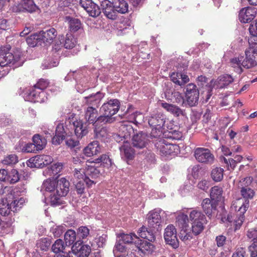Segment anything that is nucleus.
I'll use <instances>...</instances> for the list:
<instances>
[{
    "mask_svg": "<svg viewBox=\"0 0 257 257\" xmlns=\"http://www.w3.org/2000/svg\"><path fill=\"white\" fill-rule=\"evenodd\" d=\"M119 133L123 135V138L127 139L131 137L132 134L134 133L132 126L129 124H122L119 127Z\"/></svg>",
    "mask_w": 257,
    "mask_h": 257,
    "instance_id": "44",
    "label": "nucleus"
},
{
    "mask_svg": "<svg viewBox=\"0 0 257 257\" xmlns=\"http://www.w3.org/2000/svg\"><path fill=\"white\" fill-rule=\"evenodd\" d=\"M101 152V148L97 141H93L83 150L84 154L87 157L96 155Z\"/></svg>",
    "mask_w": 257,
    "mask_h": 257,
    "instance_id": "23",
    "label": "nucleus"
},
{
    "mask_svg": "<svg viewBox=\"0 0 257 257\" xmlns=\"http://www.w3.org/2000/svg\"><path fill=\"white\" fill-rule=\"evenodd\" d=\"M148 123L152 127L150 136L152 138H158L163 134V128L164 126L166 117L161 113L152 114L148 119Z\"/></svg>",
    "mask_w": 257,
    "mask_h": 257,
    "instance_id": "2",
    "label": "nucleus"
},
{
    "mask_svg": "<svg viewBox=\"0 0 257 257\" xmlns=\"http://www.w3.org/2000/svg\"><path fill=\"white\" fill-rule=\"evenodd\" d=\"M33 142L38 152L42 150L47 144V141L45 138L38 134L35 135L33 136Z\"/></svg>",
    "mask_w": 257,
    "mask_h": 257,
    "instance_id": "33",
    "label": "nucleus"
},
{
    "mask_svg": "<svg viewBox=\"0 0 257 257\" xmlns=\"http://www.w3.org/2000/svg\"><path fill=\"white\" fill-rule=\"evenodd\" d=\"M81 28V23L77 19H71L69 21V28L71 32H75Z\"/></svg>",
    "mask_w": 257,
    "mask_h": 257,
    "instance_id": "55",
    "label": "nucleus"
},
{
    "mask_svg": "<svg viewBox=\"0 0 257 257\" xmlns=\"http://www.w3.org/2000/svg\"><path fill=\"white\" fill-rule=\"evenodd\" d=\"M20 180V175L16 169H12L9 174V180L8 182L11 184H15Z\"/></svg>",
    "mask_w": 257,
    "mask_h": 257,
    "instance_id": "54",
    "label": "nucleus"
},
{
    "mask_svg": "<svg viewBox=\"0 0 257 257\" xmlns=\"http://www.w3.org/2000/svg\"><path fill=\"white\" fill-rule=\"evenodd\" d=\"M194 156L196 159L200 163L211 164L214 161V156L209 150L203 148H198L195 149Z\"/></svg>",
    "mask_w": 257,
    "mask_h": 257,
    "instance_id": "8",
    "label": "nucleus"
},
{
    "mask_svg": "<svg viewBox=\"0 0 257 257\" xmlns=\"http://www.w3.org/2000/svg\"><path fill=\"white\" fill-rule=\"evenodd\" d=\"M243 56H240L238 58H234L230 60L231 65L232 67L236 68V72L238 74H240L242 72V69L241 67V62Z\"/></svg>",
    "mask_w": 257,
    "mask_h": 257,
    "instance_id": "50",
    "label": "nucleus"
},
{
    "mask_svg": "<svg viewBox=\"0 0 257 257\" xmlns=\"http://www.w3.org/2000/svg\"><path fill=\"white\" fill-rule=\"evenodd\" d=\"M155 229L150 228L149 226L147 227L143 226L139 230L138 233L142 238L147 239L148 241L153 242L156 240Z\"/></svg>",
    "mask_w": 257,
    "mask_h": 257,
    "instance_id": "20",
    "label": "nucleus"
},
{
    "mask_svg": "<svg viewBox=\"0 0 257 257\" xmlns=\"http://www.w3.org/2000/svg\"><path fill=\"white\" fill-rule=\"evenodd\" d=\"M120 102L118 99H110L103 103L100 108V111L102 113L112 116L118 112Z\"/></svg>",
    "mask_w": 257,
    "mask_h": 257,
    "instance_id": "9",
    "label": "nucleus"
},
{
    "mask_svg": "<svg viewBox=\"0 0 257 257\" xmlns=\"http://www.w3.org/2000/svg\"><path fill=\"white\" fill-rule=\"evenodd\" d=\"M161 216L159 213L156 211L150 212L148 214V226L150 228L159 230L161 224Z\"/></svg>",
    "mask_w": 257,
    "mask_h": 257,
    "instance_id": "16",
    "label": "nucleus"
},
{
    "mask_svg": "<svg viewBox=\"0 0 257 257\" xmlns=\"http://www.w3.org/2000/svg\"><path fill=\"white\" fill-rule=\"evenodd\" d=\"M233 81V78L230 75L224 74L220 76L212 84L216 88H223Z\"/></svg>",
    "mask_w": 257,
    "mask_h": 257,
    "instance_id": "19",
    "label": "nucleus"
},
{
    "mask_svg": "<svg viewBox=\"0 0 257 257\" xmlns=\"http://www.w3.org/2000/svg\"><path fill=\"white\" fill-rule=\"evenodd\" d=\"M98 115V111L96 108L93 106H88L84 110V116L86 121L94 126L96 122Z\"/></svg>",
    "mask_w": 257,
    "mask_h": 257,
    "instance_id": "21",
    "label": "nucleus"
},
{
    "mask_svg": "<svg viewBox=\"0 0 257 257\" xmlns=\"http://www.w3.org/2000/svg\"><path fill=\"white\" fill-rule=\"evenodd\" d=\"M223 169L216 167L212 169L210 176L212 180L215 182H220L223 178Z\"/></svg>",
    "mask_w": 257,
    "mask_h": 257,
    "instance_id": "38",
    "label": "nucleus"
},
{
    "mask_svg": "<svg viewBox=\"0 0 257 257\" xmlns=\"http://www.w3.org/2000/svg\"><path fill=\"white\" fill-rule=\"evenodd\" d=\"M82 180H85V170L83 169H75L71 181L72 182H76Z\"/></svg>",
    "mask_w": 257,
    "mask_h": 257,
    "instance_id": "48",
    "label": "nucleus"
},
{
    "mask_svg": "<svg viewBox=\"0 0 257 257\" xmlns=\"http://www.w3.org/2000/svg\"><path fill=\"white\" fill-rule=\"evenodd\" d=\"M76 239V234L72 229L68 230L64 234V240L66 246L72 245Z\"/></svg>",
    "mask_w": 257,
    "mask_h": 257,
    "instance_id": "42",
    "label": "nucleus"
},
{
    "mask_svg": "<svg viewBox=\"0 0 257 257\" xmlns=\"http://www.w3.org/2000/svg\"><path fill=\"white\" fill-rule=\"evenodd\" d=\"M201 206L203 211L209 217L213 211L216 209V204L209 198H205L203 200Z\"/></svg>",
    "mask_w": 257,
    "mask_h": 257,
    "instance_id": "25",
    "label": "nucleus"
},
{
    "mask_svg": "<svg viewBox=\"0 0 257 257\" xmlns=\"http://www.w3.org/2000/svg\"><path fill=\"white\" fill-rule=\"evenodd\" d=\"M60 41L61 42V40L63 41V45L66 49H72L74 47L76 43V40L71 34H67L66 35L65 40H64V36H59Z\"/></svg>",
    "mask_w": 257,
    "mask_h": 257,
    "instance_id": "34",
    "label": "nucleus"
},
{
    "mask_svg": "<svg viewBox=\"0 0 257 257\" xmlns=\"http://www.w3.org/2000/svg\"><path fill=\"white\" fill-rule=\"evenodd\" d=\"M10 45L0 47V66L3 67L10 64H14L16 61L13 54L10 52Z\"/></svg>",
    "mask_w": 257,
    "mask_h": 257,
    "instance_id": "6",
    "label": "nucleus"
},
{
    "mask_svg": "<svg viewBox=\"0 0 257 257\" xmlns=\"http://www.w3.org/2000/svg\"><path fill=\"white\" fill-rule=\"evenodd\" d=\"M70 183L68 180L64 178H61L57 180L56 186V193L63 197L66 196L69 191Z\"/></svg>",
    "mask_w": 257,
    "mask_h": 257,
    "instance_id": "17",
    "label": "nucleus"
},
{
    "mask_svg": "<svg viewBox=\"0 0 257 257\" xmlns=\"http://www.w3.org/2000/svg\"><path fill=\"white\" fill-rule=\"evenodd\" d=\"M13 211L11 204L6 198H3L0 200V214L2 216H6L11 214Z\"/></svg>",
    "mask_w": 257,
    "mask_h": 257,
    "instance_id": "32",
    "label": "nucleus"
},
{
    "mask_svg": "<svg viewBox=\"0 0 257 257\" xmlns=\"http://www.w3.org/2000/svg\"><path fill=\"white\" fill-rule=\"evenodd\" d=\"M56 185L57 181L56 180L47 179L43 182L41 190L51 193L55 191Z\"/></svg>",
    "mask_w": 257,
    "mask_h": 257,
    "instance_id": "35",
    "label": "nucleus"
},
{
    "mask_svg": "<svg viewBox=\"0 0 257 257\" xmlns=\"http://www.w3.org/2000/svg\"><path fill=\"white\" fill-rule=\"evenodd\" d=\"M103 96L101 93L98 92L94 94H91L85 97V104L88 106H93L96 108L99 106V103Z\"/></svg>",
    "mask_w": 257,
    "mask_h": 257,
    "instance_id": "24",
    "label": "nucleus"
},
{
    "mask_svg": "<svg viewBox=\"0 0 257 257\" xmlns=\"http://www.w3.org/2000/svg\"><path fill=\"white\" fill-rule=\"evenodd\" d=\"M222 189L218 186L211 188L210 192V196L212 201L215 203L221 201L222 199Z\"/></svg>",
    "mask_w": 257,
    "mask_h": 257,
    "instance_id": "30",
    "label": "nucleus"
},
{
    "mask_svg": "<svg viewBox=\"0 0 257 257\" xmlns=\"http://www.w3.org/2000/svg\"><path fill=\"white\" fill-rule=\"evenodd\" d=\"M26 41L28 45L32 47L42 45L39 33L31 35L27 38Z\"/></svg>",
    "mask_w": 257,
    "mask_h": 257,
    "instance_id": "36",
    "label": "nucleus"
},
{
    "mask_svg": "<svg viewBox=\"0 0 257 257\" xmlns=\"http://www.w3.org/2000/svg\"><path fill=\"white\" fill-rule=\"evenodd\" d=\"M256 9L255 8L247 7L242 8L239 12V20L241 23L250 22L255 17Z\"/></svg>",
    "mask_w": 257,
    "mask_h": 257,
    "instance_id": "11",
    "label": "nucleus"
},
{
    "mask_svg": "<svg viewBox=\"0 0 257 257\" xmlns=\"http://www.w3.org/2000/svg\"><path fill=\"white\" fill-rule=\"evenodd\" d=\"M207 222H201L192 223L191 224L192 233L195 235L199 234L204 228V225Z\"/></svg>",
    "mask_w": 257,
    "mask_h": 257,
    "instance_id": "51",
    "label": "nucleus"
},
{
    "mask_svg": "<svg viewBox=\"0 0 257 257\" xmlns=\"http://www.w3.org/2000/svg\"><path fill=\"white\" fill-rule=\"evenodd\" d=\"M164 237L167 244L171 245L173 248L176 249L179 247L177 230L173 225L170 224L165 229Z\"/></svg>",
    "mask_w": 257,
    "mask_h": 257,
    "instance_id": "4",
    "label": "nucleus"
},
{
    "mask_svg": "<svg viewBox=\"0 0 257 257\" xmlns=\"http://www.w3.org/2000/svg\"><path fill=\"white\" fill-rule=\"evenodd\" d=\"M133 146L138 149H142L146 146L147 135L142 132L134 135L132 139Z\"/></svg>",
    "mask_w": 257,
    "mask_h": 257,
    "instance_id": "18",
    "label": "nucleus"
},
{
    "mask_svg": "<svg viewBox=\"0 0 257 257\" xmlns=\"http://www.w3.org/2000/svg\"><path fill=\"white\" fill-rule=\"evenodd\" d=\"M100 7V9L107 18L111 20L116 19L117 15L113 7V2L111 3L108 0H104L101 2Z\"/></svg>",
    "mask_w": 257,
    "mask_h": 257,
    "instance_id": "14",
    "label": "nucleus"
},
{
    "mask_svg": "<svg viewBox=\"0 0 257 257\" xmlns=\"http://www.w3.org/2000/svg\"><path fill=\"white\" fill-rule=\"evenodd\" d=\"M119 148L121 158L126 161L127 163L129 161L134 159L135 152L134 149L131 147L129 142L124 143V144H122Z\"/></svg>",
    "mask_w": 257,
    "mask_h": 257,
    "instance_id": "15",
    "label": "nucleus"
},
{
    "mask_svg": "<svg viewBox=\"0 0 257 257\" xmlns=\"http://www.w3.org/2000/svg\"><path fill=\"white\" fill-rule=\"evenodd\" d=\"M86 12L92 17H96L101 13L100 8L94 3L90 5Z\"/></svg>",
    "mask_w": 257,
    "mask_h": 257,
    "instance_id": "52",
    "label": "nucleus"
},
{
    "mask_svg": "<svg viewBox=\"0 0 257 257\" xmlns=\"http://www.w3.org/2000/svg\"><path fill=\"white\" fill-rule=\"evenodd\" d=\"M120 237V239L124 243H132L134 241V238L138 239V237L135 234H122Z\"/></svg>",
    "mask_w": 257,
    "mask_h": 257,
    "instance_id": "58",
    "label": "nucleus"
},
{
    "mask_svg": "<svg viewBox=\"0 0 257 257\" xmlns=\"http://www.w3.org/2000/svg\"><path fill=\"white\" fill-rule=\"evenodd\" d=\"M42 44L45 45H50L57 36V32L54 28H51L45 31H41L39 32Z\"/></svg>",
    "mask_w": 257,
    "mask_h": 257,
    "instance_id": "12",
    "label": "nucleus"
},
{
    "mask_svg": "<svg viewBox=\"0 0 257 257\" xmlns=\"http://www.w3.org/2000/svg\"><path fill=\"white\" fill-rule=\"evenodd\" d=\"M210 186V181L206 179L200 181L197 184V187L199 189L205 191L207 190Z\"/></svg>",
    "mask_w": 257,
    "mask_h": 257,
    "instance_id": "61",
    "label": "nucleus"
},
{
    "mask_svg": "<svg viewBox=\"0 0 257 257\" xmlns=\"http://www.w3.org/2000/svg\"><path fill=\"white\" fill-rule=\"evenodd\" d=\"M189 220L192 223L207 222L205 216L200 211L193 210L189 214Z\"/></svg>",
    "mask_w": 257,
    "mask_h": 257,
    "instance_id": "29",
    "label": "nucleus"
},
{
    "mask_svg": "<svg viewBox=\"0 0 257 257\" xmlns=\"http://www.w3.org/2000/svg\"><path fill=\"white\" fill-rule=\"evenodd\" d=\"M75 135L78 138L81 139L88 133V130L86 126H84L83 122L79 120H76L73 122Z\"/></svg>",
    "mask_w": 257,
    "mask_h": 257,
    "instance_id": "22",
    "label": "nucleus"
},
{
    "mask_svg": "<svg viewBox=\"0 0 257 257\" xmlns=\"http://www.w3.org/2000/svg\"><path fill=\"white\" fill-rule=\"evenodd\" d=\"M21 5L24 10L29 13L35 12L37 9L33 0H21Z\"/></svg>",
    "mask_w": 257,
    "mask_h": 257,
    "instance_id": "47",
    "label": "nucleus"
},
{
    "mask_svg": "<svg viewBox=\"0 0 257 257\" xmlns=\"http://www.w3.org/2000/svg\"><path fill=\"white\" fill-rule=\"evenodd\" d=\"M253 179L251 177H246L242 179L238 183V187L240 189V192L241 196L244 199L240 198L233 202L232 208L238 211L240 213H245L249 206V200L253 199L255 192L250 187Z\"/></svg>",
    "mask_w": 257,
    "mask_h": 257,
    "instance_id": "1",
    "label": "nucleus"
},
{
    "mask_svg": "<svg viewBox=\"0 0 257 257\" xmlns=\"http://www.w3.org/2000/svg\"><path fill=\"white\" fill-rule=\"evenodd\" d=\"M53 161L52 157L49 155H37L30 158L29 163L31 167L43 168L50 164Z\"/></svg>",
    "mask_w": 257,
    "mask_h": 257,
    "instance_id": "10",
    "label": "nucleus"
},
{
    "mask_svg": "<svg viewBox=\"0 0 257 257\" xmlns=\"http://www.w3.org/2000/svg\"><path fill=\"white\" fill-rule=\"evenodd\" d=\"M85 180H82L81 181L73 182L75 185L76 190L78 194L81 195L84 192Z\"/></svg>",
    "mask_w": 257,
    "mask_h": 257,
    "instance_id": "59",
    "label": "nucleus"
},
{
    "mask_svg": "<svg viewBox=\"0 0 257 257\" xmlns=\"http://www.w3.org/2000/svg\"><path fill=\"white\" fill-rule=\"evenodd\" d=\"M95 137L101 140H104L108 136L107 128L106 127H95L94 130Z\"/></svg>",
    "mask_w": 257,
    "mask_h": 257,
    "instance_id": "45",
    "label": "nucleus"
},
{
    "mask_svg": "<svg viewBox=\"0 0 257 257\" xmlns=\"http://www.w3.org/2000/svg\"><path fill=\"white\" fill-rule=\"evenodd\" d=\"M185 94L187 103L190 106H194L198 104L199 92L194 84L190 83L186 86Z\"/></svg>",
    "mask_w": 257,
    "mask_h": 257,
    "instance_id": "5",
    "label": "nucleus"
},
{
    "mask_svg": "<svg viewBox=\"0 0 257 257\" xmlns=\"http://www.w3.org/2000/svg\"><path fill=\"white\" fill-rule=\"evenodd\" d=\"M155 146L160 153L165 156L172 155L175 153L176 150H178L177 146L167 143L163 139L157 140L155 143Z\"/></svg>",
    "mask_w": 257,
    "mask_h": 257,
    "instance_id": "7",
    "label": "nucleus"
},
{
    "mask_svg": "<svg viewBox=\"0 0 257 257\" xmlns=\"http://www.w3.org/2000/svg\"><path fill=\"white\" fill-rule=\"evenodd\" d=\"M248 251L250 252V257L257 256V240L253 241L252 243L248 246Z\"/></svg>",
    "mask_w": 257,
    "mask_h": 257,
    "instance_id": "64",
    "label": "nucleus"
},
{
    "mask_svg": "<svg viewBox=\"0 0 257 257\" xmlns=\"http://www.w3.org/2000/svg\"><path fill=\"white\" fill-rule=\"evenodd\" d=\"M26 202V199L23 197L16 199L10 203L12 207L13 212H15L19 210Z\"/></svg>",
    "mask_w": 257,
    "mask_h": 257,
    "instance_id": "49",
    "label": "nucleus"
},
{
    "mask_svg": "<svg viewBox=\"0 0 257 257\" xmlns=\"http://www.w3.org/2000/svg\"><path fill=\"white\" fill-rule=\"evenodd\" d=\"M104 170L100 166H88L85 169V183L90 187L92 184H95V182L93 179L98 178Z\"/></svg>",
    "mask_w": 257,
    "mask_h": 257,
    "instance_id": "3",
    "label": "nucleus"
},
{
    "mask_svg": "<svg viewBox=\"0 0 257 257\" xmlns=\"http://www.w3.org/2000/svg\"><path fill=\"white\" fill-rule=\"evenodd\" d=\"M189 219V218H188L187 215L181 214L177 216L176 221L179 225H181L183 227L187 223V222Z\"/></svg>",
    "mask_w": 257,
    "mask_h": 257,
    "instance_id": "63",
    "label": "nucleus"
},
{
    "mask_svg": "<svg viewBox=\"0 0 257 257\" xmlns=\"http://www.w3.org/2000/svg\"><path fill=\"white\" fill-rule=\"evenodd\" d=\"M72 253L77 257H88L91 252L90 246L87 244L80 245V243L76 242L71 247Z\"/></svg>",
    "mask_w": 257,
    "mask_h": 257,
    "instance_id": "13",
    "label": "nucleus"
},
{
    "mask_svg": "<svg viewBox=\"0 0 257 257\" xmlns=\"http://www.w3.org/2000/svg\"><path fill=\"white\" fill-rule=\"evenodd\" d=\"M63 196L57 194L56 191L50 193L49 195V200L50 205L53 206H59L64 203L62 197Z\"/></svg>",
    "mask_w": 257,
    "mask_h": 257,
    "instance_id": "40",
    "label": "nucleus"
},
{
    "mask_svg": "<svg viewBox=\"0 0 257 257\" xmlns=\"http://www.w3.org/2000/svg\"><path fill=\"white\" fill-rule=\"evenodd\" d=\"M135 243L136 245L134 247L137 248L139 251L141 250L143 252L146 251L152 252L154 248L153 244L148 242L147 240L138 239L137 241H135Z\"/></svg>",
    "mask_w": 257,
    "mask_h": 257,
    "instance_id": "27",
    "label": "nucleus"
},
{
    "mask_svg": "<svg viewBox=\"0 0 257 257\" xmlns=\"http://www.w3.org/2000/svg\"><path fill=\"white\" fill-rule=\"evenodd\" d=\"M40 92L36 91V90L31 91L28 94V99L29 100L34 102L39 101Z\"/></svg>",
    "mask_w": 257,
    "mask_h": 257,
    "instance_id": "62",
    "label": "nucleus"
},
{
    "mask_svg": "<svg viewBox=\"0 0 257 257\" xmlns=\"http://www.w3.org/2000/svg\"><path fill=\"white\" fill-rule=\"evenodd\" d=\"M18 162V157L15 154H11L6 157L2 161V163L6 165H15Z\"/></svg>",
    "mask_w": 257,
    "mask_h": 257,
    "instance_id": "53",
    "label": "nucleus"
},
{
    "mask_svg": "<svg viewBox=\"0 0 257 257\" xmlns=\"http://www.w3.org/2000/svg\"><path fill=\"white\" fill-rule=\"evenodd\" d=\"M246 57L243 59L241 62V66L246 69H249L255 66L256 65V62L254 60L253 55L250 56V52L248 50H246L245 52Z\"/></svg>",
    "mask_w": 257,
    "mask_h": 257,
    "instance_id": "31",
    "label": "nucleus"
},
{
    "mask_svg": "<svg viewBox=\"0 0 257 257\" xmlns=\"http://www.w3.org/2000/svg\"><path fill=\"white\" fill-rule=\"evenodd\" d=\"M237 216H238V218L234 220V225H235V229L236 230L239 228L241 225L242 222L244 220V213H240L239 211H238V208L237 209Z\"/></svg>",
    "mask_w": 257,
    "mask_h": 257,
    "instance_id": "60",
    "label": "nucleus"
},
{
    "mask_svg": "<svg viewBox=\"0 0 257 257\" xmlns=\"http://www.w3.org/2000/svg\"><path fill=\"white\" fill-rule=\"evenodd\" d=\"M249 48L248 50L250 53H257V39L254 37H251L248 39Z\"/></svg>",
    "mask_w": 257,
    "mask_h": 257,
    "instance_id": "57",
    "label": "nucleus"
},
{
    "mask_svg": "<svg viewBox=\"0 0 257 257\" xmlns=\"http://www.w3.org/2000/svg\"><path fill=\"white\" fill-rule=\"evenodd\" d=\"M113 5L116 13L123 14L128 12V5L125 0H113Z\"/></svg>",
    "mask_w": 257,
    "mask_h": 257,
    "instance_id": "28",
    "label": "nucleus"
},
{
    "mask_svg": "<svg viewBox=\"0 0 257 257\" xmlns=\"http://www.w3.org/2000/svg\"><path fill=\"white\" fill-rule=\"evenodd\" d=\"M161 106L174 116L178 117L180 115H184V110L175 105L167 102H162L161 103Z\"/></svg>",
    "mask_w": 257,
    "mask_h": 257,
    "instance_id": "26",
    "label": "nucleus"
},
{
    "mask_svg": "<svg viewBox=\"0 0 257 257\" xmlns=\"http://www.w3.org/2000/svg\"><path fill=\"white\" fill-rule=\"evenodd\" d=\"M162 135L166 138L172 140H179L182 137V134L180 132L172 128L167 131L163 132Z\"/></svg>",
    "mask_w": 257,
    "mask_h": 257,
    "instance_id": "46",
    "label": "nucleus"
},
{
    "mask_svg": "<svg viewBox=\"0 0 257 257\" xmlns=\"http://www.w3.org/2000/svg\"><path fill=\"white\" fill-rule=\"evenodd\" d=\"M100 115L97 118L96 122L94 125V127L98 126L99 125H102L106 123H111L113 122L115 119L109 115H106L104 113Z\"/></svg>",
    "mask_w": 257,
    "mask_h": 257,
    "instance_id": "37",
    "label": "nucleus"
},
{
    "mask_svg": "<svg viewBox=\"0 0 257 257\" xmlns=\"http://www.w3.org/2000/svg\"><path fill=\"white\" fill-rule=\"evenodd\" d=\"M89 234V229L86 226H81L77 229V236L80 238H86Z\"/></svg>",
    "mask_w": 257,
    "mask_h": 257,
    "instance_id": "56",
    "label": "nucleus"
},
{
    "mask_svg": "<svg viewBox=\"0 0 257 257\" xmlns=\"http://www.w3.org/2000/svg\"><path fill=\"white\" fill-rule=\"evenodd\" d=\"M93 162L96 164L100 163V166L102 168L103 167L108 168L111 166L112 164L110 159L105 154H103L98 158L95 159Z\"/></svg>",
    "mask_w": 257,
    "mask_h": 257,
    "instance_id": "41",
    "label": "nucleus"
},
{
    "mask_svg": "<svg viewBox=\"0 0 257 257\" xmlns=\"http://www.w3.org/2000/svg\"><path fill=\"white\" fill-rule=\"evenodd\" d=\"M52 243L51 239L48 237L41 238L36 242V246L42 251H47Z\"/></svg>",
    "mask_w": 257,
    "mask_h": 257,
    "instance_id": "39",
    "label": "nucleus"
},
{
    "mask_svg": "<svg viewBox=\"0 0 257 257\" xmlns=\"http://www.w3.org/2000/svg\"><path fill=\"white\" fill-rule=\"evenodd\" d=\"M66 246V244L65 245L64 241L62 239H58L52 244L51 249L55 253H59L60 252L65 253L64 250Z\"/></svg>",
    "mask_w": 257,
    "mask_h": 257,
    "instance_id": "43",
    "label": "nucleus"
}]
</instances>
